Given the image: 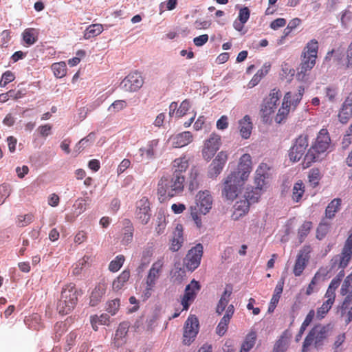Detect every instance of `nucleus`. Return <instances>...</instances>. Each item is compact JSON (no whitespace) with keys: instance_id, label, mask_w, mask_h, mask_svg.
<instances>
[{"instance_id":"nucleus-1","label":"nucleus","mask_w":352,"mask_h":352,"mask_svg":"<svg viewBox=\"0 0 352 352\" xmlns=\"http://www.w3.org/2000/svg\"><path fill=\"white\" fill-rule=\"evenodd\" d=\"M184 182L185 176H163L158 182L157 193L163 200L175 197L184 191Z\"/></svg>"},{"instance_id":"nucleus-2","label":"nucleus","mask_w":352,"mask_h":352,"mask_svg":"<svg viewBox=\"0 0 352 352\" xmlns=\"http://www.w3.org/2000/svg\"><path fill=\"white\" fill-rule=\"evenodd\" d=\"M331 146V140L326 129H322L318 133L314 142L305 156V162L309 166L311 163L320 159V155L327 152Z\"/></svg>"},{"instance_id":"nucleus-3","label":"nucleus","mask_w":352,"mask_h":352,"mask_svg":"<svg viewBox=\"0 0 352 352\" xmlns=\"http://www.w3.org/2000/svg\"><path fill=\"white\" fill-rule=\"evenodd\" d=\"M245 182L236 173H230L222 181V197L228 201H233L242 192Z\"/></svg>"},{"instance_id":"nucleus-4","label":"nucleus","mask_w":352,"mask_h":352,"mask_svg":"<svg viewBox=\"0 0 352 352\" xmlns=\"http://www.w3.org/2000/svg\"><path fill=\"white\" fill-rule=\"evenodd\" d=\"M80 295L78 290L73 283L65 285L60 294V298L57 304V310L59 314L66 315L70 313L78 302Z\"/></svg>"},{"instance_id":"nucleus-5","label":"nucleus","mask_w":352,"mask_h":352,"mask_svg":"<svg viewBox=\"0 0 352 352\" xmlns=\"http://www.w3.org/2000/svg\"><path fill=\"white\" fill-rule=\"evenodd\" d=\"M281 93L279 89L274 88L261 104L259 114L261 120L265 124H272L275 110L279 104Z\"/></svg>"},{"instance_id":"nucleus-6","label":"nucleus","mask_w":352,"mask_h":352,"mask_svg":"<svg viewBox=\"0 0 352 352\" xmlns=\"http://www.w3.org/2000/svg\"><path fill=\"white\" fill-rule=\"evenodd\" d=\"M164 267L163 258L154 262L143 281L142 298L143 300L148 299L155 289L156 284L162 274Z\"/></svg>"},{"instance_id":"nucleus-7","label":"nucleus","mask_w":352,"mask_h":352,"mask_svg":"<svg viewBox=\"0 0 352 352\" xmlns=\"http://www.w3.org/2000/svg\"><path fill=\"white\" fill-rule=\"evenodd\" d=\"M318 51V42L316 39H311L306 44L302 53V58L300 64V73L305 74L314 67Z\"/></svg>"},{"instance_id":"nucleus-8","label":"nucleus","mask_w":352,"mask_h":352,"mask_svg":"<svg viewBox=\"0 0 352 352\" xmlns=\"http://www.w3.org/2000/svg\"><path fill=\"white\" fill-rule=\"evenodd\" d=\"M352 256V232L346 240L340 254L335 255L330 261V269L344 270L347 267Z\"/></svg>"},{"instance_id":"nucleus-9","label":"nucleus","mask_w":352,"mask_h":352,"mask_svg":"<svg viewBox=\"0 0 352 352\" xmlns=\"http://www.w3.org/2000/svg\"><path fill=\"white\" fill-rule=\"evenodd\" d=\"M328 330L326 327L322 325L314 326L306 336L303 344L302 351L307 350L311 344H314L316 348H320L323 345L324 340L327 337Z\"/></svg>"},{"instance_id":"nucleus-10","label":"nucleus","mask_w":352,"mask_h":352,"mask_svg":"<svg viewBox=\"0 0 352 352\" xmlns=\"http://www.w3.org/2000/svg\"><path fill=\"white\" fill-rule=\"evenodd\" d=\"M309 138L307 134L300 135L294 141L293 146L291 147L289 152V160L296 162L299 161L308 146Z\"/></svg>"},{"instance_id":"nucleus-11","label":"nucleus","mask_w":352,"mask_h":352,"mask_svg":"<svg viewBox=\"0 0 352 352\" xmlns=\"http://www.w3.org/2000/svg\"><path fill=\"white\" fill-rule=\"evenodd\" d=\"M199 331V320L194 315H190L186 320L183 334V343L190 345L195 340Z\"/></svg>"},{"instance_id":"nucleus-12","label":"nucleus","mask_w":352,"mask_h":352,"mask_svg":"<svg viewBox=\"0 0 352 352\" xmlns=\"http://www.w3.org/2000/svg\"><path fill=\"white\" fill-rule=\"evenodd\" d=\"M202 255L203 245L201 243H198L192 248L184 258V265L186 268L190 271H194L197 269L200 265Z\"/></svg>"},{"instance_id":"nucleus-13","label":"nucleus","mask_w":352,"mask_h":352,"mask_svg":"<svg viewBox=\"0 0 352 352\" xmlns=\"http://www.w3.org/2000/svg\"><path fill=\"white\" fill-rule=\"evenodd\" d=\"M221 144V136L215 133H212L209 138L204 142V146L202 149L203 157L206 160H210L219 150Z\"/></svg>"},{"instance_id":"nucleus-14","label":"nucleus","mask_w":352,"mask_h":352,"mask_svg":"<svg viewBox=\"0 0 352 352\" xmlns=\"http://www.w3.org/2000/svg\"><path fill=\"white\" fill-rule=\"evenodd\" d=\"M228 159L226 151H220L208 166V176L210 178H216L222 172Z\"/></svg>"},{"instance_id":"nucleus-15","label":"nucleus","mask_w":352,"mask_h":352,"mask_svg":"<svg viewBox=\"0 0 352 352\" xmlns=\"http://www.w3.org/2000/svg\"><path fill=\"white\" fill-rule=\"evenodd\" d=\"M135 218L143 225L148 223L151 219L150 203L145 197L136 203Z\"/></svg>"},{"instance_id":"nucleus-16","label":"nucleus","mask_w":352,"mask_h":352,"mask_svg":"<svg viewBox=\"0 0 352 352\" xmlns=\"http://www.w3.org/2000/svg\"><path fill=\"white\" fill-rule=\"evenodd\" d=\"M144 83L142 75L138 72H133L126 76L121 82L126 91L133 92L140 89Z\"/></svg>"},{"instance_id":"nucleus-17","label":"nucleus","mask_w":352,"mask_h":352,"mask_svg":"<svg viewBox=\"0 0 352 352\" xmlns=\"http://www.w3.org/2000/svg\"><path fill=\"white\" fill-rule=\"evenodd\" d=\"M252 170V157L250 154L245 153L240 157L237 170L231 172V173H236L237 176L246 182Z\"/></svg>"},{"instance_id":"nucleus-18","label":"nucleus","mask_w":352,"mask_h":352,"mask_svg":"<svg viewBox=\"0 0 352 352\" xmlns=\"http://www.w3.org/2000/svg\"><path fill=\"white\" fill-rule=\"evenodd\" d=\"M200 289V285L198 281L192 280L190 284H188L185 289V293L182 299V305L183 306V310H187L189 308L190 303L195 298L197 293Z\"/></svg>"},{"instance_id":"nucleus-19","label":"nucleus","mask_w":352,"mask_h":352,"mask_svg":"<svg viewBox=\"0 0 352 352\" xmlns=\"http://www.w3.org/2000/svg\"><path fill=\"white\" fill-rule=\"evenodd\" d=\"M197 208L200 214H206L212 205V197L208 190L199 192L197 195Z\"/></svg>"},{"instance_id":"nucleus-20","label":"nucleus","mask_w":352,"mask_h":352,"mask_svg":"<svg viewBox=\"0 0 352 352\" xmlns=\"http://www.w3.org/2000/svg\"><path fill=\"white\" fill-rule=\"evenodd\" d=\"M352 295H347L342 304L338 307V314L346 325L352 322Z\"/></svg>"},{"instance_id":"nucleus-21","label":"nucleus","mask_w":352,"mask_h":352,"mask_svg":"<svg viewBox=\"0 0 352 352\" xmlns=\"http://www.w3.org/2000/svg\"><path fill=\"white\" fill-rule=\"evenodd\" d=\"M291 109V96L286 93L283 99L282 104L278 109L276 114L274 116L276 123L281 124L285 122L289 116Z\"/></svg>"},{"instance_id":"nucleus-22","label":"nucleus","mask_w":352,"mask_h":352,"mask_svg":"<svg viewBox=\"0 0 352 352\" xmlns=\"http://www.w3.org/2000/svg\"><path fill=\"white\" fill-rule=\"evenodd\" d=\"M310 252V247L307 246L300 251L297 256L296 263L294 267V274L296 276H299L303 272L309 259V253Z\"/></svg>"},{"instance_id":"nucleus-23","label":"nucleus","mask_w":352,"mask_h":352,"mask_svg":"<svg viewBox=\"0 0 352 352\" xmlns=\"http://www.w3.org/2000/svg\"><path fill=\"white\" fill-rule=\"evenodd\" d=\"M169 250L173 252H177L182 246L184 239L183 234V226L180 223L177 224L175 230L173 232V237L170 239Z\"/></svg>"},{"instance_id":"nucleus-24","label":"nucleus","mask_w":352,"mask_h":352,"mask_svg":"<svg viewBox=\"0 0 352 352\" xmlns=\"http://www.w3.org/2000/svg\"><path fill=\"white\" fill-rule=\"evenodd\" d=\"M234 311L235 309L232 305L228 306L225 315L221 319L216 328V333L219 336H223L226 333L228 328V324L230 323V319L234 315Z\"/></svg>"},{"instance_id":"nucleus-25","label":"nucleus","mask_w":352,"mask_h":352,"mask_svg":"<svg viewBox=\"0 0 352 352\" xmlns=\"http://www.w3.org/2000/svg\"><path fill=\"white\" fill-rule=\"evenodd\" d=\"M170 141L173 147L182 148L188 145L192 141V135L190 131H184L171 136Z\"/></svg>"},{"instance_id":"nucleus-26","label":"nucleus","mask_w":352,"mask_h":352,"mask_svg":"<svg viewBox=\"0 0 352 352\" xmlns=\"http://www.w3.org/2000/svg\"><path fill=\"white\" fill-rule=\"evenodd\" d=\"M107 287L104 282H100L95 287L90 296V305L91 306H96L100 302L106 292Z\"/></svg>"},{"instance_id":"nucleus-27","label":"nucleus","mask_w":352,"mask_h":352,"mask_svg":"<svg viewBox=\"0 0 352 352\" xmlns=\"http://www.w3.org/2000/svg\"><path fill=\"white\" fill-rule=\"evenodd\" d=\"M291 333L288 330L284 331L276 340L272 352H285L288 348Z\"/></svg>"},{"instance_id":"nucleus-28","label":"nucleus","mask_w":352,"mask_h":352,"mask_svg":"<svg viewBox=\"0 0 352 352\" xmlns=\"http://www.w3.org/2000/svg\"><path fill=\"white\" fill-rule=\"evenodd\" d=\"M189 166L188 160L186 156L175 159L173 162V174L175 175L184 176V173Z\"/></svg>"},{"instance_id":"nucleus-29","label":"nucleus","mask_w":352,"mask_h":352,"mask_svg":"<svg viewBox=\"0 0 352 352\" xmlns=\"http://www.w3.org/2000/svg\"><path fill=\"white\" fill-rule=\"evenodd\" d=\"M239 129L240 135L243 138L248 139L250 137L252 130V122L248 115L245 116L239 121Z\"/></svg>"},{"instance_id":"nucleus-30","label":"nucleus","mask_w":352,"mask_h":352,"mask_svg":"<svg viewBox=\"0 0 352 352\" xmlns=\"http://www.w3.org/2000/svg\"><path fill=\"white\" fill-rule=\"evenodd\" d=\"M344 276V270H340L335 278H333L326 292L324 297H330L333 299L336 298V290L339 287L342 278Z\"/></svg>"},{"instance_id":"nucleus-31","label":"nucleus","mask_w":352,"mask_h":352,"mask_svg":"<svg viewBox=\"0 0 352 352\" xmlns=\"http://www.w3.org/2000/svg\"><path fill=\"white\" fill-rule=\"evenodd\" d=\"M257 338L256 332L251 330L245 336L241 344L239 352H249L255 345Z\"/></svg>"},{"instance_id":"nucleus-32","label":"nucleus","mask_w":352,"mask_h":352,"mask_svg":"<svg viewBox=\"0 0 352 352\" xmlns=\"http://www.w3.org/2000/svg\"><path fill=\"white\" fill-rule=\"evenodd\" d=\"M250 204L245 199L237 201L234 204L233 217L235 219L247 214L250 210Z\"/></svg>"},{"instance_id":"nucleus-33","label":"nucleus","mask_w":352,"mask_h":352,"mask_svg":"<svg viewBox=\"0 0 352 352\" xmlns=\"http://www.w3.org/2000/svg\"><path fill=\"white\" fill-rule=\"evenodd\" d=\"M38 31L35 28H26L22 33L24 43L27 45H32L38 41Z\"/></svg>"},{"instance_id":"nucleus-34","label":"nucleus","mask_w":352,"mask_h":352,"mask_svg":"<svg viewBox=\"0 0 352 352\" xmlns=\"http://www.w3.org/2000/svg\"><path fill=\"white\" fill-rule=\"evenodd\" d=\"M263 191L260 188L250 187L246 188L244 194V198L252 204L258 201Z\"/></svg>"},{"instance_id":"nucleus-35","label":"nucleus","mask_w":352,"mask_h":352,"mask_svg":"<svg viewBox=\"0 0 352 352\" xmlns=\"http://www.w3.org/2000/svg\"><path fill=\"white\" fill-rule=\"evenodd\" d=\"M231 294L232 288H230V289L226 288L221 295L216 307V312L218 314V315L222 314V313L225 311L230 301Z\"/></svg>"},{"instance_id":"nucleus-36","label":"nucleus","mask_w":352,"mask_h":352,"mask_svg":"<svg viewBox=\"0 0 352 352\" xmlns=\"http://www.w3.org/2000/svg\"><path fill=\"white\" fill-rule=\"evenodd\" d=\"M305 192V187L303 182L300 180L294 184L292 188V199L295 203H298L302 200V196Z\"/></svg>"},{"instance_id":"nucleus-37","label":"nucleus","mask_w":352,"mask_h":352,"mask_svg":"<svg viewBox=\"0 0 352 352\" xmlns=\"http://www.w3.org/2000/svg\"><path fill=\"white\" fill-rule=\"evenodd\" d=\"M159 140L155 139L149 141L145 147L141 148V155H146V158H153L155 155V148L158 146Z\"/></svg>"},{"instance_id":"nucleus-38","label":"nucleus","mask_w":352,"mask_h":352,"mask_svg":"<svg viewBox=\"0 0 352 352\" xmlns=\"http://www.w3.org/2000/svg\"><path fill=\"white\" fill-rule=\"evenodd\" d=\"M326 300L323 302L321 307H320L316 311V318L318 320L324 318L329 311L331 309L332 305L335 302V299L330 297H324Z\"/></svg>"},{"instance_id":"nucleus-39","label":"nucleus","mask_w":352,"mask_h":352,"mask_svg":"<svg viewBox=\"0 0 352 352\" xmlns=\"http://www.w3.org/2000/svg\"><path fill=\"white\" fill-rule=\"evenodd\" d=\"M342 200L340 198L333 199L327 206L325 209V216L328 219H332L336 213L339 211Z\"/></svg>"},{"instance_id":"nucleus-40","label":"nucleus","mask_w":352,"mask_h":352,"mask_svg":"<svg viewBox=\"0 0 352 352\" xmlns=\"http://www.w3.org/2000/svg\"><path fill=\"white\" fill-rule=\"evenodd\" d=\"M130 278V271L124 270L119 276L113 281L112 288L115 291L121 289Z\"/></svg>"},{"instance_id":"nucleus-41","label":"nucleus","mask_w":352,"mask_h":352,"mask_svg":"<svg viewBox=\"0 0 352 352\" xmlns=\"http://www.w3.org/2000/svg\"><path fill=\"white\" fill-rule=\"evenodd\" d=\"M103 31V26L101 24H92L87 28L85 31L84 38L85 39H89L95 37Z\"/></svg>"},{"instance_id":"nucleus-42","label":"nucleus","mask_w":352,"mask_h":352,"mask_svg":"<svg viewBox=\"0 0 352 352\" xmlns=\"http://www.w3.org/2000/svg\"><path fill=\"white\" fill-rule=\"evenodd\" d=\"M96 320L101 325H107L109 321V316L107 314H102L100 316L97 315L91 316L90 318L91 324L94 331H97L98 327L96 325Z\"/></svg>"},{"instance_id":"nucleus-43","label":"nucleus","mask_w":352,"mask_h":352,"mask_svg":"<svg viewBox=\"0 0 352 352\" xmlns=\"http://www.w3.org/2000/svg\"><path fill=\"white\" fill-rule=\"evenodd\" d=\"M96 138L95 133L94 132L90 133L85 138L81 139L76 144V148L78 151L80 152L85 148L91 145L94 143Z\"/></svg>"},{"instance_id":"nucleus-44","label":"nucleus","mask_w":352,"mask_h":352,"mask_svg":"<svg viewBox=\"0 0 352 352\" xmlns=\"http://www.w3.org/2000/svg\"><path fill=\"white\" fill-rule=\"evenodd\" d=\"M52 69L56 78H63L66 75L67 67L64 62L55 63L52 65Z\"/></svg>"},{"instance_id":"nucleus-45","label":"nucleus","mask_w":352,"mask_h":352,"mask_svg":"<svg viewBox=\"0 0 352 352\" xmlns=\"http://www.w3.org/2000/svg\"><path fill=\"white\" fill-rule=\"evenodd\" d=\"M311 227L312 223L311 221H305L299 228L298 235L300 243H302L308 235L311 229Z\"/></svg>"},{"instance_id":"nucleus-46","label":"nucleus","mask_w":352,"mask_h":352,"mask_svg":"<svg viewBox=\"0 0 352 352\" xmlns=\"http://www.w3.org/2000/svg\"><path fill=\"white\" fill-rule=\"evenodd\" d=\"M331 272V270L328 267H321L316 272L313 278L315 279L318 283L324 281L330 277L329 274Z\"/></svg>"},{"instance_id":"nucleus-47","label":"nucleus","mask_w":352,"mask_h":352,"mask_svg":"<svg viewBox=\"0 0 352 352\" xmlns=\"http://www.w3.org/2000/svg\"><path fill=\"white\" fill-rule=\"evenodd\" d=\"M305 92V88L302 86H300L298 88V92L295 94H292L291 91H289L288 93L290 94L291 96V107H293L294 108H296V106L299 104L300 102L302 96Z\"/></svg>"},{"instance_id":"nucleus-48","label":"nucleus","mask_w":352,"mask_h":352,"mask_svg":"<svg viewBox=\"0 0 352 352\" xmlns=\"http://www.w3.org/2000/svg\"><path fill=\"white\" fill-rule=\"evenodd\" d=\"M125 261L123 255L117 256L109 265V270L112 272H118L122 266Z\"/></svg>"},{"instance_id":"nucleus-49","label":"nucleus","mask_w":352,"mask_h":352,"mask_svg":"<svg viewBox=\"0 0 352 352\" xmlns=\"http://www.w3.org/2000/svg\"><path fill=\"white\" fill-rule=\"evenodd\" d=\"M127 107V102L124 100H115L108 108V111L111 113H118Z\"/></svg>"},{"instance_id":"nucleus-50","label":"nucleus","mask_w":352,"mask_h":352,"mask_svg":"<svg viewBox=\"0 0 352 352\" xmlns=\"http://www.w3.org/2000/svg\"><path fill=\"white\" fill-rule=\"evenodd\" d=\"M351 116L352 109L342 105L338 113L339 120L342 123H346L348 122V120L350 119Z\"/></svg>"},{"instance_id":"nucleus-51","label":"nucleus","mask_w":352,"mask_h":352,"mask_svg":"<svg viewBox=\"0 0 352 352\" xmlns=\"http://www.w3.org/2000/svg\"><path fill=\"white\" fill-rule=\"evenodd\" d=\"M320 178V172L319 169L313 168L310 170L309 174V181L314 188L318 185Z\"/></svg>"},{"instance_id":"nucleus-52","label":"nucleus","mask_w":352,"mask_h":352,"mask_svg":"<svg viewBox=\"0 0 352 352\" xmlns=\"http://www.w3.org/2000/svg\"><path fill=\"white\" fill-rule=\"evenodd\" d=\"M166 217L163 214H159L157 218V224L155 226V231L158 235L164 232L166 227Z\"/></svg>"},{"instance_id":"nucleus-53","label":"nucleus","mask_w":352,"mask_h":352,"mask_svg":"<svg viewBox=\"0 0 352 352\" xmlns=\"http://www.w3.org/2000/svg\"><path fill=\"white\" fill-rule=\"evenodd\" d=\"M34 220L32 214H27L25 215H19L17 218L16 224L19 227H25L29 225Z\"/></svg>"},{"instance_id":"nucleus-54","label":"nucleus","mask_w":352,"mask_h":352,"mask_svg":"<svg viewBox=\"0 0 352 352\" xmlns=\"http://www.w3.org/2000/svg\"><path fill=\"white\" fill-rule=\"evenodd\" d=\"M129 323L126 322H121L116 331V334H115V337L116 339H121L122 338H124L128 331H129Z\"/></svg>"},{"instance_id":"nucleus-55","label":"nucleus","mask_w":352,"mask_h":352,"mask_svg":"<svg viewBox=\"0 0 352 352\" xmlns=\"http://www.w3.org/2000/svg\"><path fill=\"white\" fill-rule=\"evenodd\" d=\"M190 108V103L189 100H184V101H182V102L180 104V106L178 107L176 111V116L178 118L183 117L187 113Z\"/></svg>"},{"instance_id":"nucleus-56","label":"nucleus","mask_w":352,"mask_h":352,"mask_svg":"<svg viewBox=\"0 0 352 352\" xmlns=\"http://www.w3.org/2000/svg\"><path fill=\"white\" fill-rule=\"evenodd\" d=\"M14 79L15 76L14 73L9 70L5 72L3 74L1 79L0 80V87H6L8 83L12 82Z\"/></svg>"},{"instance_id":"nucleus-57","label":"nucleus","mask_w":352,"mask_h":352,"mask_svg":"<svg viewBox=\"0 0 352 352\" xmlns=\"http://www.w3.org/2000/svg\"><path fill=\"white\" fill-rule=\"evenodd\" d=\"M120 307V300L114 299L107 303L106 310L111 315H115L118 311Z\"/></svg>"},{"instance_id":"nucleus-58","label":"nucleus","mask_w":352,"mask_h":352,"mask_svg":"<svg viewBox=\"0 0 352 352\" xmlns=\"http://www.w3.org/2000/svg\"><path fill=\"white\" fill-rule=\"evenodd\" d=\"M329 229V223L324 222L320 223L317 228V238L322 239L327 234Z\"/></svg>"},{"instance_id":"nucleus-59","label":"nucleus","mask_w":352,"mask_h":352,"mask_svg":"<svg viewBox=\"0 0 352 352\" xmlns=\"http://www.w3.org/2000/svg\"><path fill=\"white\" fill-rule=\"evenodd\" d=\"M10 96L11 97V99L13 100H17L19 98H23L24 96L26 95V90L25 89H10L9 91Z\"/></svg>"},{"instance_id":"nucleus-60","label":"nucleus","mask_w":352,"mask_h":352,"mask_svg":"<svg viewBox=\"0 0 352 352\" xmlns=\"http://www.w3.org/2000/svg\"><path fill=\"white\" fill-rule=\"evenodd\" d=\"M74 207L77 210L78 214L82 213L87 208V204L85 199L82 198H78L74 204Z\"/></svg>"},{"instance_id":"nucleus-61","label":"nucleus","mask_w":352,"mask_h":352,"mask_svg":"<svg viewBox=\"0 0 352 352\" xmlns=\"http://www.w3.org/2000/svg\"><path fill=\"white\" fill-rule=\"evenodd\" d=\"M66 324L63 322H56L54 325V331L56 338H59L66 331Z\"/></svg>"},{"instance_id":"nucleus-62","label":"nucleus","mask_w":352,"mask_h":352,"mask_svg":"<svg viewBox=\"0 0 352 352\" xmlns=\"http://www.w3.org/2000/svg\"><path fill=\"white\" fill-rule=\"evenodd\" d=\"M250 15V10L248 7H244L240 9L238 16V19L246 23Z\"/></svg>"},{"instance_id":"nucleus-63","label":"nucleus","mask_w":352,"mask_h":352,"mask_svg":"<svg viewBox=\"0 0 352 352\" xmlns=\"http://www.w3.org/2000/svg\"><path fill=\"white\" fill-rule=\"evenodd\" d=\"M270 170V167L265 163H261L258 167L257 168L255 174L258 176H262L264 177H267V171Z\"/></svg>"},{"instance_id":"nucleus-64","label":"nucleus","mask_w":352,"mask_h":352,"mask_svg":"<svg viewBox=\"0 0 352 352\" xmlns=\"http://www.w3.org/2000/svg\"><path fill=\"white\" fill-rule=\"evenodd\" d=\"M346 67H352V41L349 45L346 52Z\"/></svg>"}]
</instances>
